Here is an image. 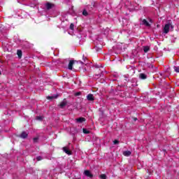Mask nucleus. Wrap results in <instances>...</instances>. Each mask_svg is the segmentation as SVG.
I'll list each match as a JSON object with an SVG mask.
<instances>
[{
    "label": "nucleus",
    "instance_id": "nucleus-11",
    "mask_svg": "<svg viewBox=\"0 0 179 179\" xmlns=\"http://www.w3.org/2000/svg\"><path fill=\"white\" fill-rule=\"evenodd\" d=\"M143 50L144 52H148V51L150 50V47H149V46H143Z\"/></svg>",
    "mask_w": 179,
    "mask_h": 179
},
{
    "label": "nucleus",
    "instance_id": "nucleus-3",
    "mask_svg": "<svg viewBox=\"0 0 179 179\" xmlns=\"http://www.w3.org/2000/svg\"><path fill=\"white\" fill-rule=\"evenodd\" d=\"M66 104H68V102L66 101V99H64L59 104L60 108H65L66 106Z\"/></svg>",
    "mask_w": 179,
    "mask_h": 179
},
{
    "label": "nucleus",
    "instance_id": "nucleus-23",
    "mask_svg": "<svg viewBox=\"0 0 179 179\" xmlns=\"http://www.w3.org/2000/svg\"><path fill=\"white\" fill-rule=\"evenodd\" d=\"M36 120H39V121H41L43 120V117L41 116H37L36 117Z\"/></svg>",
    "mask_w": 179,
    "mask_h": 179
},
{
    "label": "nucleus",
    "instance_id": "nucleus-18",
    "mask_svg": "<svg viewBox=\"0 0 179 179\" xmlns=\"http://www.w3.org/2000/svg\"><path fill=\"white\" fill-rule=\"evenodd\" d=\"M83 134H90V131L87 130V129H83Z\"/></svg>",
    "mask_w": 179,
    "mask_h": 179
},
{
    "label": "nucleus",
    "instance_id": "nucleus-6",
    "mask_svg": "<svg viewBox=\"0 0 179 179\" xmlns=\"http://www.w3.org/2000/svg\"><path fill=\"white\" fill-rule=\"evenodd\" d=\"M87 100H88V101H94V96L92 94H88L87 96Z\"/></svg>",
    "mask_w": 179,
    "mask_h": 179
},
{
    "label": "nucleus",
    "instance_id": "nucleus-5",
    "mask_svg": "<svg viewBox=\"0 0 179 179\" xmlns=\"http://www.w3.org/2000/svg\"><path fill=\"white\" fill-rule=\"evenodd\" d=\"M45 8L48 10H50V9H52V8H54V4L51 3H46Z\"/></svg>",
    "mask_w": 179,
    "mask_h": 179
},
{
    "label": "nucleus",
    "instance_id": "nucleus-26",
    "mask_svg": "<svg viewBox=\"0 0 179 179\" xmlns=\"http://www.w3.org/2000/svg\"><path fill=\"white\" fill-rule=\"evenodd\" d=\"M76 96H80V92H77V93L76 94Z\"/></svg>",
    "mask_w": 179,
    "mask_h": 179
},
{
    "label": "nucleus",
    "instance_id": "nucleus-1",
    "mask_svg": "<svg viewBox=\"0 0 179 179\" xmlns=\"http://www.w3.org/2000/svg\"><path fill=\"white\" fill-rule=\"evenodd\" d=\"M78 64H79L78 62L71 60L69 62V66H68L69 69L70 71H72L73 65H74V66H76V65H78Z\"/></svg>",
    "mask_w": 179,
    "mask_h": 179
},
{
    "label": "nucleus",
    "instance_id": "nucleus-24",
    "mask_svg": "<svg viewBox=\"0 0 179 179\" xmlns=\"http://www.w3.org/2000/svg\"><path fill=\"white\" fill-rule=\"evenodd\" d=\"M113 143H114V145H118V143H120V141H118L117 140H115L113 141Z\"/></svg>",
    "mask_w": 179,
    "mask_h": 179
},
{
    "label": "nucleus",
    "instance_id": "nucleus-7",
    "mask_svg": "<svg viewBox=\"0 0 179 179\" xmlns=\"http://www.w3.org/2000/svg\"><path fill=\"white\" fill-rule=\"evenodd\" d=\"M63 152L64 153H66V155H72V152H71V150H69V148L68 147H64Z\"/></svg>",
    "mask_w": 179,
    "mask_h": 179
},
{
    "label": "nucleus",
    "instance_id": "nucleus-19",
    "mask_svg": "<svg viewBox=\"0 0 179 179\" xmlns=\"http://www.w3.org/2000/svg\"><path fill=\"white\" fill-rule=\"evenodd\" d=\"M83 16H87L88 15L87 11L86 10H83Z\"/></svg>",
    "mask_w": 179,
    "mask_h": 179
},
{
    "label": "nucleus",
    "instance_id": "nucleus-8",
    "mask_svg": "<svg viewBox=\"0 0 179 179\" xmlns=\"http://www.w3.org/2000/svg\"><path fill=\"white\" fill-rule=\"evenodd\" d=\"M84 174H85V176H86V177H90V178H93V174H92V173H90V171H87V170L85 171Z\"/></svg>",
    "mask_w": 179,
    "mask_h": 179
},
{
    "label": "nucleus",
    "instance_id": "nucleus-27",
    "mask_svg": "<svg viewBox=\"0 0 179 179\" xmlns=\"http://www.w3.org/2000/svg\"><path fill=\"white\" fill-rule=\"evenodd\" d=\"M134 121H138V118L134 117Z\"/></svg>",
    "mask_w": 179,
    "mask_h": 179
},
{
    "label": "nucleus",
    "instance_id": "nucleus-28",
    "mask_svg": "<svg viewBox=\"0 0 179 179\" xmlns=\"http://www.w3.org/2000/svg\"><path fill=\"white\" fill-rule=\"evenodd\" d=\"M95 68H100V66H99V65H95Z\"/></svg>",
    "mask_w": 179,
    "mask_h": 179
},
{
    "label": "nucleus",
    "instance_id": "nucleus-16",
    "mask_svg": "<svg viewBox=\"0 0 179 179\" xmlns=\"http://www.w3.org/2000/svg\"><path fill=\"white\" fill-rule=\"evenodd\" d=\"M174 71L175 72H176L177 73H179V66H173Z\"/></svg>",
    "mask_w": 179,
    "mask_h": 179
},
{
    "label": "nucleus",
    "instance_id": "nucleus-13",
    "mask_svg": "<svg viewBox=\"0 0 179 179\" xmlns=\"http://www.w3.org/2000/svg\"><path fill=\"white\" fill-rule=\"evenodd\" d=\"M139 78H140V79H146V78H148V77L145 73H140Z\"/></svg>",
    "mask_w": 179,
    "mask_h": 179
},
{
    "label": "nucleus",
    "instance_id": "nucleus-21",
    "mask_svg": "<svg viewBox=\"0 0 179 179\" xmlns=\"http://www.w3.org/2000/svg\"><path fill=\"white\" fill-rule=\"evenodd\" d=\"M42 159H43V157H41V156H38L36 157L37 162H40V160H41Z\"/></svg>",
    "mask_w": 179,
    "mask_h": 179
},
{
    "label": "nucleus",
    "instance_id": "nucleus-22",
    "mask_svg": "<svg viewBox=\"0 0 179 179\" xmlns=\"http://www.w3.org/2000/svg\"><path fill=\"white\" fill-rule=\"evenodd\" d=\"M74 27H75V25H74L73 24H70V29H71V30H73Z\"/></svg>",
    "mask_w": 179,
    "mask_h": 179
},
{
    "label": "nucleus",
    "instance_id": "nucleus-9",
    "mask_svg": "<svg viewBox=\"0 0 179 179\" xmlns=\"http://www.w3.org/2000/svg\"><path fill=\"white\" fill-rule=\"evenodd\" d=\"M29 136V134L26 133V131H22V134H20V138H22V139H26Z\"/></svg>",
    "mask_w": 179,
    "mask_h": 179
},
{
    "label": "nucleus",
    "instance_id": "nucleus-20",
    "mask_svg": "<svg viewBox=\"0 0 179 179\" xmlns=\"http://www.w3.org/2000/svg\"><path fill=\"white\" fill-rule=\"evenodd\" d=\"M37 142H38V138H34V143H37Z\"/></svg>",
    "mask_w": 179,
    "mask_h": 179
},
{
    "label": "nucleus",
    "instance_id": "nucleus-25",
    "mask_svg": "<svg viewBox=\"0 0 179 179\" xmlns=\"http://www.w3.org/2000/svg\"><path fill=\"white\" fill-rule=\"evenodd\" d=\"M95 76H98V78H101V74H97V75H95Z\"/></svg>",
    "mask_w": 179,
    "mask_h": 179
},
{
    "label": "nucleus",
    "instance_id": "nucleus-30",
    "mask_svg": "<svg viewBox=\"0 0 179 179\" xmlns=\"http://www.w3.org/2000/svg\"><path fill=\"white\" fill-rule=\"evenodd\" d=\"M0 75H1V71H0Z\"/></svg>",
    "mask_w": 179,
    "mask_h": 179
},
{
    "label": "nucleus",
    "instance_id": "nucleus-17",
    "mask_svg": "<svg viewBox=\"0 0 179 179\" xmlns=\"http://www.w3.org/2000/svg\"><path fill=\"white\" fill-rule=\"evenodd\" d=\"M100 178H101V179H106L107 178V176L106 174H101V175H100Z\"/></svg>",
    "mask_w": 179,
    "mask_h": 179
},
{
    "label": "nucleus",
    "instance_id": "nucleus-29",
    "mask_svg": "<svg viewBox=\"0 0 179 179\" xmlns=\"http://www.w3.org/2000/svg\"><path fill=\"white\" fill-rule=\"evenodd\" d=\"M80 64H83V62H80Z\"/></svg>",
    "mask_w": 179,
    "mask_h": 179
},
{
    "label": "nucleus",
    "instance_id": "nucleus-10",
    "mask_svg": "<svg viewBox=\"0 0 179 179\" xmlns=\"http://www.w3.org/2000/svg\"><path fill=\"white\" fill-rule=\"evenodd\" d=\"M142 23H143V24H144V26H146V27H150V24H149L148 20H143Z\"/></svg>",
    "mask_w": 179,
    "mask_h": 179
},
{
    "label": "nucleus",
    "instance_id": "nucleus-2",
    "mask_svg": "<svg viewBox=\"0 0 179 179\" xmlns=\"http://www.w3.org/2000/svg\"><path fill=\"white\" fill-rule=\"evenodd\" d=\"M170 27H171V29H173V25H171V24L169 23V24H165V26L164 27V33L167 34V33H169V31H170Z\"/></svg>",
    "mask_w": 179,
    "mask_h": 179
},
{
    "label": "nucleus",
    "instance_id": "nucleus-12",
    "mask_svg": "<svg viewBox=\"0 0 179 179\" xmlns=\"http://www.w3.org/2000/svg\"><path fill=\"white\" fill-rule=\"evenodd\" d=\"M58 97V95L55 96H47L48 100H52L53 99H57Z\"/></svg>",
    "mask_w": 179,
    "mask_h": 179
},
{
    "label": "nucleus",
    "instance_id": "nucleus-14",
    "mask_svg": "<svg viewBox=\"0 0 179 179\" xmlns=\"http://www.w3.org/2000/svg\"><path fill=\"white\" fill-rule=\"evenodd\" d=\"M131 151L127 150V151L123 152L124 156H131Z\"/></svg>",
    "mask_w": 179,
    "mask_h": 179
},
{
    "label": "nucleus",
    "instance_id": "nucleus-15",
    "mask_svg": "<svg viewBox=\"0 0 179 179\" xmlns=\"http://www.w3.org/2000/svg\"><path fill=\"white\" fill-rule=\"evenodd\" d=\"M17 55L18 56L19 58H22V50H18L17 51Z\"/></svg>",
    "mask_w": 179,
    "mask_h": 179
},
{
    "label": "nucleus",
    "instance_id": "nucleus-4",
    "mask_svg": "<svg viewBox=\"0 0 179 179\" xmlns=\"http://www.w3.org/2000/svg\"><path fill=\"white\" fill-rule=\"evenodd\" d=\"M85 121H86V118L85 117H79L76 119V122L78 124H82V122H85Z\"/></svg>",
    "mask_w": 179,
    "mask_h": 179
}]
</instances>
